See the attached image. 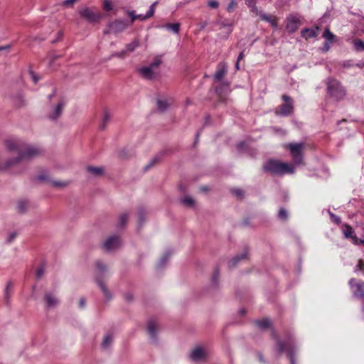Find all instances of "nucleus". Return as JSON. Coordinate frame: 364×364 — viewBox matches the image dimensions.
<instances>
[{"label": "nucleus", "mask_w": 364, "mask_h": 364, "mask_svg": "<svg viewBox=\"0 0 364 364\" xmlns=\"http://www.w3.org/2000/svg\"><path fill=\"white\" fill-rule=\"evenodd\" d=\"M319 30L320 28L318 26H314L312 28H305L301 30V36L306 40H308L309 38H314L318 35Z\"/></svg>", "instance_id": "obj_15"}, {"label": "nucleus", "mask_w": 364, "mask_h": 364, "mask_svg": "<svg viewBox=\"0 0 364 364\" xmlns=\"http://www.w3.org/2000/svg\"><path fill=\"white\" fill-rule=\"evenodd\" d=\"M255 324L261 329L264 330L271 326L270 320L267 318L262 320H257L255 321Z\"/></svg>", "instance_id": "obj_27"}, {"label": "nucleus", "mask_w": 364, "mask_h": 364, "mask_svg": "<svg viewBox=\"0 0 364 364\" xmlns=\"http://www.w3.org/2000/svg\"><path fill=\"white\" fill-rule=\"evenodd\" d=\"M329 214H330V217H331V220L335 223L337 225H339L341 224V218L335 214H333V213H331L329 212Z\"/></svg>", "instance_id": "obj_49"}, {"label": "nucleus", "mask_w": 364, "mask_h": 364, "mask_svg": "<svg viewBox=\"0 0 364 364\" xmlns=\"http://www.w3.org/2000/svg\"><path fill=\"white\" fill-rule=\"evenodd\" d=\"M343 233L346 238H350L354 245V238H358L355 234L353 228L348 224H344L343 228Z\"/></svg>", "instance_id": "obj_20"}, {"label": "nucleus", "mask_w": 364, "mask_h": 364, "mask_svg": "<svg viewBox=\"0 0 364 364\" xmlns=\"http://www.w3.org/2000/svg\"><path fill=\"white\" fill-rule=\"evenodd\" d=\"M156 106L159 112H164L168 109V104L166 100H157Z\"/></svg>", "instance_id": "obj_30"}, {"label": "nucleus", "mask_w": 364, "mask_h": 364, "mask_svg": "<svg viewBox=\"0 0 364 364\" xmlns=\"http://www.w3.org/2000/svg\"><path fill=\"white\" fill-rule=\"evenodd\" d=\"M124 299L128 303L132 302L134 301V295L131 292H127L124 294Z\"/></svg>", "instance_id": "obj_51"}, {"label": "nucleus", "mask_w": 364, "mask_h": 364, "mask_svg": "<svg viewBox=\"0 0 364 364\" xmlns=\"http://www.w3.org/2000/svg\"><path fill=\"white\" fill-rule=\"evenodd\" d=\"M259 17L262 20L269 22L274 28H277V19L276 18L263 13L259 14Z\"/></svg>", "instance_id": "obj_24"}, {"label": "nucleus", "mask_w": 364, "mask_h": 364, "mask_svg": "<svg viewBox=\"0 0 364 364\" xmlns=\"http://www.w3.org/2000/svg\"><path fill=\"white\" fill-rule=\"evenodd\" d=\"M16 208L18 213L21 214L26 213L28 209V202L25 200L18 201Z\"/></svg>", "instance_id": "obj_25"}, {"label": "nucleus", "mask_w": 364, "mask_h": 364, "mask_svg": "<svg viewBox=\"0 0 364 364\" xmlns=\"http://www.w3.org/2000/svg\"><path fill=\"white\" fill-rule=\"evenodd\" d=\"M11 287H12L11 282H9L6 284V290H5L6 298L9 297V291L10 288H11Z\"/></svg>", "instance_id": "obj_58"}, {"label": "nucleus", "mask_w": 364, "mask_h": 364, "mask_svg": "<svg viewBox=\"0 0 364 364\" xmlns=\"http://www.w3.org/2000/svg\"><path fill=\"white\" fill-rule=\"evenodd\" d=\"M112 119V114L109 112L108 109H104L102 113V117L101 119V122L100 124V129L101 130H105L106 129L107 123Z\"/></svg>", "instance_id": "obj_22"}, {"label": "nucleus", "mask_w": 364, "mask_h": 364, "mask_svg": "<svg viewBox=\"0 0 364 364\" xmlns=\"http://www.w3.org/2000/svg\"><path fill=\"white\" fill-rule=\"evenodd\" d=\"M65 105V102L63 100L60 101L55 107L54 109L49 114L48 118L50 120H55L60 117Z\"/></svg>", "instance_id": "obj_16"}, {"label": "nucleus", "mask_w": 364, "mask_h": 364, "mask_svg": "<svg viewBox=\"0 0 364 364\" xmlns=\"http://www.w3.org/2000/svg\"><path fill=\"white\" fill-rule=\"evenodd\" d=\"M161 60L159 57H156L154 58V60L151 63L149 67H151L152 69L154 68H157L161 64Z\"/></svg>", "instance_id": "obj_46"}, {"label": "nucleus", "mask_w": 364, "mask_h": 364, "mask_svg": "<svg viewBox=\"0 0 364 364\" xmlns=\"http://www.w3.org/2000/svg\"><path fill=\"white\" fill-rule=\"evenodd\" d=\"M165 27L173 31L174 33H178L180 28V23H167Z\"/></svg>", "instance_id": "obj_37"}, {"label": "nucleus", "mask_w": 364, "mask_h": 364, "mask_svg": "<svg viewBox=\"0 0 364 364\" xmlns=\"http://www.w3.org/2000/svg\"><path fill=\"white\" fill-rule=\"evenodd\" d=\"M77 1V0H65L63 1L62 4L64 6H72Z\"/></svg>", "instance_id": "obj_54"}, {"label": "nucleus", "mask_w": 364, "mask_h": 364, "mask_svg": "<svg viewBox=\"0 0 364 364\" xmlns=\"http://www.w3.org/2000/svg\"><path fill=\"white\" fill-rule=\"evenodd\" d=\"M218 69L216 71L214 77L217 81H220L227 73V67L224 64H219Z\"/></svg>", "instance_id": "obj_23"}, {"label": "nucleus", "mask_w": 364, "mask_h": 364, "mask_svg": "<svg viewBox=\"0 0 364 364\" xmlns=\"http://www.w3.org/2000/svg\"><path fill=\"white\" fill-rule=\"evenodd\" d=\"M285 28L289 33H295L301 24L300 18L294 14H289L287 16L285 19Z\"/></svg>", "instance_id": "obj_11"}, {"label": "nucleus", "mask_w": 364, "mask_h": 364, "mask_svg": "<svg viewBox=\"0 0 364 364\" xmlns=\"http://www.w3.org/2000/svg\"><path fill=\"white\" fill-rule=\"evenodd\" d=\"M129 219L127 213H122L119 216L118 227L122 228L125 226Z\"/></svg>", "instance_id": "obj_32"}, {"label": "nucleus", "mask_w": 364, "mask_h": 364, "mask_svg": "<svg viewBox=\"0 0 364 364\" xmlns=\"http://www.w3.org/2000/svg\"><path fill=\"white\" fill-rule=\"evenodd\" d=\"M271 336L276 341L275 350L277 352L278 355L281 356L285 350L287 357L290 359L291 364H296L294 346L291 343H285L281 341L278 338L274 329H272Z\"/></svg>", "instance_id": "obj_4"}, {"label": "nucleus", "mask_w": 364, "mask_h": 364, "mask_svg": "<svg viewBox=\"0 0 364 364\" xmlns=\"http://www.w3.org/2000/svg\"><path fill=\"white\" fill-rule=\"evenodd\" d=\"M14 104L17 107H21L25 105L24 100L21 95H18L14 100Z\"/></svg>", "instance_id": "obj_41"}, {"label": "nucleus", "mask_w": 364, "mask_h": 364, "mask_svg": "<svg viewBox=\"0 0 364 364\" xmlns=\"http://www.w3.org/2000/svg\"><path fill=\"white\" fill-rule=\"evenodd\" d=\"M245 141H240L239 143H237V148L239 149V150H243L245 147Z\"/></svg>", "instance_id": "obj_60"}, {"label": "nucleus", "mask_w": 364, "mask_h": 364, "mask_svg": "<svg viewBox=\"0 0 364 364\" xmlns=\"http://www.w3.org/2000/svg\"><path fill=\"white\" fill-rule=\"evenodd\" d=\"M138 73L146 80H151L156 77V74L153 71V69L149 66L139 68Z\"/></svg>", "instance_id": "obj_18"}, {"label": "nucleus", "mask_w": 364, "mask_h": 364, "mask_svg": "<svg viewBox=\"0 0 364 364\" xmlns=\"http://www.w3.org/2000/svg\"><path fill=\"white\" fill-rule=\"evenodd\" d=\"M207 357V352L201 346L196 347L190 355V358L195 362L204 360Z\"/></svg>", "instance_id": "obj_13"}, {"label": "nucleus", "mask_w": 364, "mask_h": 364, "mask_svg": "<svg viewBox=\"0 0 364 364\" xmlns=\"http://www.w3.org/2000/svg\"><path fill=\"white\" fill-rule=\"evenodd\" d=\"M112 336L111 334H107L105 336L103 341L102 343V348L104 349L107 348L110 346L112 342Z\"/></svg>", "instance_id": "obj_33"}, {"label": "nucleus", "mask_w": 364, "mask_h": 364, "mask_svg": "<svg viewBox=\"0 0 364 364\" xmlns=\"http://www.w3.org/2000/svg\"><path fill=\"white\" fill-rule=\"evenodd\" d=\"M354 49L358 51H363L364 50V41L360 39H355L353 41Z\"/></svg>", "instance_id": "obj_31"}, {"label": "nucleus", "mask_w": 364, "mask_h": 364, "mask_svg": "<svg viewBox=\"0 0 364 364\" xmlns=\"http://www.w3.org/2000/svg\"><path fill=\"white\" fill-rule=\"evenodd\" d=\"M330 43L328 42H324L323 46L322 48V51L323 52H328L330 50Z\"/></svg>", "instance_id": "obj_57"}, {"label": "nucleus", "mask_w": 364, "mask_h": 364, "mask_svg": "<svg viewBox=\"0 0 364 364\" xmlns=\"http://www.w3.org/2000/svg\"><path fill=\"white\" fill-rule=\"evenodd\" d=\"M219 270L218 269H215L213 273V275L211 279L212 284L213 285H218V279H219Z\"/></svg>", "instance_id": "obj_43"}, {"label": "nucleus", "mask_w": 364, "mask_h": 364, "mask_svg": "<svg viewBox=\"0 0 364 364\" xmlns=\"http://www.w3.org/2000/svg\"><path fill=\"white\" fill-rule=\"evenodd\" d=\"M120 238L119 236L113 235L108 237L103 243L102 247L106 251H111L120 246Z\"/></svg>", "instance_id": "obj_12"}, {"label": "nucleus", "mask_w": 364, "mask_h": 364, "mask_svg": "<svg viewBox=\"0 0 364 364\" xmlns=\"http://www.w3.org/2000/svg\"><path fill=\"white\" fill-rule=\"evenodd\" d=\"M257 357H258V359H259V362L264 363V357H263L262 354L261 353L258 352L257 353Z\"/></svg>", "instance_id": "obj_64"}, {"label": "nucleus", "mask_w": 364, "mask_h": 364, "mask_svg": "<svg viewBox=\"0 0 364 364\" xmlns=\"http://www.w3.org/2000/svg\"><path fill=\"white\" fill-rule=\"evenodd\" d=\"M231 193L239 198L244 197V191L238 188H234L230 190Z\"/></svg>", "instance_id": "obj_40"}, {"label": "nucleus", "mask_w": 364, "mask_h": 364, "mask_svg": "<svg viewBox=\"0 0 364 364\" xmlns=\"http://www.w3.org/2000/svg\"><path fill=\"white\" fill-rule=\"evenodd\" d=\"M103 9L107 11H110L112 10V4L109 0H104L103 1Z\"/></svg>", "instance_id": "obj_47"}, {"label": "nucleus", "mask_w": 364, "mask_h": 364, "mask_svg": "<svg viewBox=\"0 0 364 364\" xmlns=\"http://www.w3.org/2000/svg\"><path fill=\"white\" fill-rule=\"evenodd\" d=\"M44 272H45V267H44L43 264H42L36 270V278H37V279H41V277L43 275Z\"/></svg>", "instance_id": "obj_48"}, {"label": "nucleus", "mask_w": 364, "mask_h": 364, "mask_svg": "<svg viewBox=\"0 0 364 364\" xmlns=\"http://www.w3.org/2000/svg\"><path fill=\"white\" fill-rule=\"evenodd\" d=\"M157 4V1L154 2L149 7L146 12V17H151L155 12V6Z\"/></svg>", "instance_id": "obj_45"}, {"label": "nucleus", "mask_w": 364, "mask_h": 364, "mask_svg": "<svg viewBox=\"0 0 364 364\" xmlns=\"http://www.w3.org/2000/svg\"><path fill=\"white\" fill-rule=\"evenodd\" d=\"M364 269V262L362 259H359L357 265L355 267V272L362 271Z\"/></svg>", "instance_id": "obj_52"}, {"label": "nucleus", "mask_w": 364, "mask_h": 364, "mask_svg": "<svg viewBox=\"0 0 364 364\" xmlns=\"http://www.w3.org/2000/svg\"><path fill=\"white\" fill-rule=\"evenodd\" d=\"M238 4V0H230L228 6H227V11L228 12H232L235 8L237 6Z\"/></svg>", "instance_id": "obj_42"}, {"label": "nucleus", "mask_w": 364, "mask_h": 364, "mask_svg": "<svg viewBox=\"0 0 364 364\" xmlns=\"http://www.w3.org/2000/svg\"><path fill=\"white\" fill-rule=\"evenodd\" d=\"M164 152H159L157 154L154 158H152L150 161L144 167V171L146 172L149 170L151 168L154 166L155 165L160 163L161 159L164 156Z\"/></svg>", "instance_id": "obj_21"}, {"label": "nucleus", "mask_w": 364, "mask_h": 364, "mask_svg": "<svg viewBox=\"0 0 364 364\" xmlns=\"http://www.w3.org/2000/svg\"><path fill=\"white\" fill-rule=\"evenodd\" d=\"M304 143H291L288 144V148L291 152L292 159L294 164H300L302 162V151L304 149Z\"/></svg>", "instance_id": "obj_9"}, {"label": "nucleus", "mask_w": 364, "mask_h": 364, "mask_svg": "<svg viewBox=\"0 0 364 364\" xmlns=\"http://www.w3.org/2000/svg\"><path fill=\"white\" fill-rule=\"evenodd\" d=\"M80 17L85 19L91 23L97 22L101 18L100 13H96L94 9L89 7H83L79 10Z\"/></svg>", "instance_id": "obj_10"}, {"label": "nucleus", "mask_w": 364, "mask_h": 364, "mask_svg": "<svg viewBox=\"0 0 364 364\" xmlns=\"http://www.w3.org/2000/svg\"><path fill=\"white\" fill-rule=\"evenodd\" d=\"M181 201L183 204L188 207L193 206L195 203L193 199L188 196H185L183 199L181 200Z\"/></svg>", "instance_id": "obj_39"}, {"label": "nucleus", "mask_w": 364, "mask_h": 364, "mask_svg": "<svg viewBox=\"0 0 364 364\" xmlns=\"http://www.w3.org/2000/svg\"><path fill=\"white\" fill-rule=\"evenodd\" d=\"M69 181H54L51 180L50 181V184L55 188H65L69 185Z\"/></svg>", "instance_id": "obj_34"}, {"label": "nucleus", "mask_w": 364, "mask_h": 364, "mask_svg": "<svg viewBox=\"0 0 364 364\" xmlns=\"http://www.w3.org/2000/svg\"><path fill=\"white\" fill-rule=\"evenodd\" d=\"M4 143L9 152L16 154L17 156L11 157L6 160L4 164H0V172L6 171L23 162H28L43 155L44 153L41 147L28 144L16 137L7 139Z\"/></svg>", "instance_id": "obj_1"}, {"label": "nucleus", "mask_w": 364, "mask_h": 364, "mask_svg": "<svg viewBox=\"0 0 364 364\" xmlns=\"http://www.w3.org/2000/svg\"><path fill=\"white\" fill-rule=\"evenodd\" d=\"M263 171L273 176H283L294 172V166L276 159H268L262 166Z\"/></svg>", "instance_id": "obj_2"}, {"label": "nucleus", "mask_w": 364, "mask_h": 364, "mask_svg": "<svg viewBox=\"0 0 364 364\" xmlns=\"http://www.w3.org/2000/svg\"><path fill=\"white\" fill-rule=\"evenodd\" d=\"M218 23L220 25V27H228L229 33L232 31V30L230 29V24L225 23L224 21L219 22Z\"/></svg>", "instance_id": "obj_59"}, {"label": "nucleus", "mask_w": 364, "mask_h": 364, "mask_svg": "<svg viewBox=\"0 0 364 364\" xmlns=\"http://www.w3.org/2000/svg\"><path fill=\"white\" fill-rule=\"evenodd\" d=\"M79 306L80 308H84L85 306V299L84 298H81L80 299Z\"/></svg>", "instance_id": "obj_63"}, {"label": "nucleus", "mask_w": 364, "mask_h": 364, "mask_svg": "<svg viewBox=\"0 0 364 364\" xmlns=\"http://www.w3.org/2000/svg\"><path fill=\"white\" fill-rule=\"evenodd\" d=\"M170 255H171V253L168 252H167L164 254V255L162 257V258L161 259V260L159 261V262L157 264L158 269L162 268L166 264Z\"/></svg>", "instance_id": "obj_38"}, {"label": "nucleus", "mask_w": 364, "mask_h": 364, "mask_svg": "<svg viewBox=\"0 0 364 364\" xmlns=\"http://www.w3.org/2000/svg\"><path fill=\"white\" fill-rule=\"evenodd\" d=\"M248 255V250L245 249L240 254H238L235 257H234L230 262H229V266L230 267H235L239 262L241 260L245 259L247 257Z\"/></svg>", "instance_id": "obj_19"}, {"label": "nucleus", "mask_w": 364, "mask_h": 364, "mask_svg": "<svg viewBox=\"0 0 364 364\" xmlns=\"http://www.w3.org/2000/svg\"><path fill=\"white\" fill-rule=\"evenodd\" d=\"M17 233L16 232H10L6 240L7 243H11L16 237Z\"/></svg>", "instance_id": "obj_53"}, {"label": "nucleus", "mask_w": 364, "mask_h": 364, "mask_svg": "<svg viewBox=\"0 0 364 364\" xmlns=\"http://www.w3.org/2000/svg\"><path fill=\"white\" fill-rule=\"evenodd\" d=\"M37 180L40 181H47L50 183L51 181L46 173H41L37 176Z\"/></svg>", "instance_id": "obj_44"}, {"label": "nucleus", "mask_w": 364, "mask_h": 364, "mask_svg": "<svg viewBox=\"0 0 364 364\" xmlns=\"http://www.w3.org/2000/svg\"><path fill=\"white\" fill-rule=\"evenodd\" d=\"M87 170L89 173H92L95 176H102L104 173V171L101 167L87 166Z\"/></svg>", "instance_id": "obj_29"}, {"label": "nucleus", "mask_w": 364, "mask_h": 364, "mask_svg": "<svg viewBox=\"0 0 364 364\" xmlns=\"http://www.w3.org/2000/svg\"><path fill=\"white\" fill-rule=\"evenodd\" d=\"M129 26V23L127 20L117 19L108 23L107 29L104 31V34H117L125 31Z\"/></svg>", "instance_id": "obj_7"}, {"label": "nucleus", "mask_w": 364, "mask_h": 364, "mask_svg": "<svg viewBox=\"0 0 364 364\" xmlns=\"http://www.w3.org/2000/svg\"><path fill=\"white\" fill-rule=\"evenodd\" d=\"M282 99L284 103L279 107V111L276 110L275 114L279 116L287 117L294 111L293 99L287 95H283Z\"/></svg>", "instance_id": "obj_8"}, {"label": "nucleus", "mask_w": 364, "mask_h": 364, "mask_svg": "<svg viewBox=\"0 0 364 364\" xmlns=\"http://www.w3.org/2000/svg\"><path fill=\"white\" fill-rule=\"evenodd\" d=\"M30 74L32 77V79L35 83H37V82L39 80V78L35 75V73L33 71H30Z\"/></svg>", "instance_id": "obj_62"}, {"label": "nucleus", "mask_w": 364, "mask_h": 364, "mask_svg": "<svg viewBox=\"0 0 364 364\" xmlns=\"http://www.w3.org/2000/svg\"><path fill=\"white\" fill-rule=\"evenodd\" d=\"M128 16L130 17L131 20L129 22V26L132 25L134 21L136 20V14L134 11H129L127 13Z\"/></svg>", "instance_id": "obj_50"}, {"label": "nucleus", "mask_w": 364, "mask_h": 364, "mask_svg": "<svg viewBox=\"0 0 364 364\" xmlns=\"http://www.w3.org/2000/svg\"><path fill=\"white\" fill-rule=\"evenodd\" d=\"M145 215H146V210L144 208H139L137 209V217H138V223L139 228H141L145 221Z\"/></svg>", "instance_id": "obj_28"}, {"label": "nucleus", "mask_w": 364, "mask_h": 364, "mask_svg": "<svg viewBox=\"0 0 364 364\" xmlns=\"http://www.w3.org/2000/svg\"><path fill=\"white\" fill-rule=\"evenodd\" d=\"M150 17H146V14L145 15L143 14H136V19H139L140 21H144L147 18H149Z\"/></svg>", "instance_id": "obj_61"}, {"label": "nucleus", "mask_w": 364, "mask_h": 364, "mask_svg": "<svg viewBox=\"0 0 364 364\" xmlns=\"http://www.w3.org/2000/svg\"><path fill=\"white\" fill-rule=\"evenodd\" d=\"M326 92L328 96L336 102H340L346 95V90L341 82L334 77L326 80Z\"/></svg>", "instance_id": "obj_3"}, {"label": "nucleus", "mask_w": 364, "mask_h": 364, "mask_svg": "<svg viewBox=\"0 0 364 364\" xmlns=\"http://www.w3.org/2000/svg\"><path fill=\"white\" fill-rule=\"evenodd\" d=\"M95 266L97 269V274L95 276V282L103 292L106 299L109 300L112 298V294L109 291L103 281L104 274L107 270V267L101 261H97Z\"/></svg>", "instance_id": "obj_5"}, {"label": "nucleus", "mask_w": 364, "mask_h": 364, "mask_svg": "<svg viewBox=\"0 0 364 364\" xmlns=\"http://www.w3.org/2000/svg\"><path fill=\"white\" fill-rule=\"evenodd\" d=\"M354 245H363L364 246V239L354 238Z\"/></svg>", "instance_id": "obj_56"}, {"label": "nucleus", "mask_w": 364, "mask_h": 364, "mask_svg": "<svg viewBox=\"0 0 364 364\" xmlns=\"http://www.w3.org/2000/svg\"><path fill=\"white\" fill-rule=\"evenodd\" d=\"M288 217L289 214L287 210L284 208H281L279 210L277 218L282 221H286L288 219Z\"/></svg>", "instance_id": "obj_35"}, {"label": "nucleus", "mask_w": 364, "mask_h": 364, "mask_svg": "<svg viewBox=\"0 0 364 364\" xmlns=\"http://www.w3.org/2000/svg\"><path fill=\"white\" fill-rule=\"evenodd\" d=\"M348 284L352 290L353 296L362 302V311L364 312V282H356L355 279L351 278Z\"/></svg>", "instance_id": "obj_6"}, {"label": "nucleus", "mask_w": 364, "mask_h": 364, "mask_svg": "<svg viewBox=\"0 0 364 364\" xmlns=\"http://www.w3.org/2000/svg\"><path fill=\"white\" fill-rule=\"evenodd\" d=\"M139 46V41L138 39H134L130 43L127 44L126 48L127 50L129 52H133L137 47Z\"/></svg>", "instance_id": "obj_36"}, {"label": "nucleus", "mask_w": 364, "mask_h": 364, "mask_svg": "<svg viewBox=\"0 0 364 364\" xmlns=\"http://www.w3.org/2000/svg\"><path fill=\"white\" fill-rule=\"evenodd\" d=\"M157 324L154 319L151 318L147 322V333L154 343L157 342Z\"/></svg>", "instance_id": "obj_14"}, {"label": "nucleus", "mask_w": 364, "mask_h": 364, "mask_svg": "<svg viewBox=\"0 0 364 364\" xmlns=\"http://www.w3.org/2000/svg\"><path fill=\"white\" fill-rule=\"evenodd\" d=\"M323 38L326 39V42L332 43L336 41V36L331 32L329 28H326L323 33Z\"/></svg>", "instance_id": "obj_26"}, {"label": "nucleus", "mask_w": 364, "mask_h": 364, "mask_svg": "<svg viewBox=\"0 0 364 364\" xmlns=\"http://www.w3.org/2000/svg\"><path fill=\"white\" fill-rule=\"evenodd\" d=\"M218 2L217 1H210L208 2V6L212 9H216L218 7Z\"/></svg>", "instance_id": "obj_55"}, {"label": "nucleus", "mask_w": 364, "mask_h": 364, "mask_svg": "<svg viewBox=\"0 0 364 364\" xmlns=\"http://www.w3.org/2000/svg\"><path fill=\"white\" fill-rule=\"evenodd\" d=\"M44 301L47 308H53L59 304V299L51 292H46L45 294Z\"/></svg>", "instance_id": "obj_17"}]
</instances>
